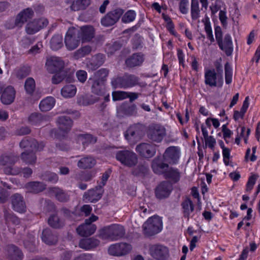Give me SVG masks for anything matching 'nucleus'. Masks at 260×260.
<instances>
[{"instance_id": "f257e3e1", "label": "nucleus", "mask_w": 260, "mask_h": 260, "mask_svg": "<svg viewBox=\"0 0 260 260\" xmlns=\"http://www.w3.org/2000/svg\"><path fill=\"white\" fill-rule=\"evenodd\" d=\"M19 160V156L13 153L3 154L0 156V166L3 167L7 175H16L21 172V168L15 167Z\"/></svg>"}, {"instance_id": "f03ea898", "label": "nucleus", "mask_w": 260, "mask_h": 260, "mask_svg": "<svg viewBox=\"0 0 260 260\" xmlns=\"http://www.w3.org/2000/svg\"><path fill=\"white\" fill-rule=\"evenodd\" d=\"M140 78L134 74L125 73L122 76H118L112 79V86L116 88L127 89L140 84Z\"/></svg>"}, {"instance_id": "7ed1b4c3", "label": "nucleus", "mask_w": 260, "mask_h": 260, "mask_svg": "<svg viewBox=\"0 0 260 260\" xmlns=\"http://www.w3.org/2000/svg\"><path fill=\"white\" fill-rule=\"evenodd\" d=\"M125 230L123 226L113 224L104 227L100 231L99 237L103 240H118L124 236Z\"/></svg>"}, {"instance_id": "20e7f679", "label": "nucleus", "mask_w": 260, "mask_h": 260, "mask_svg": "<svg viewBox=\"0 0 260 260\" xmlns=\"http://www.w3.org/2000/svg\"><path fill=\"white\" fill-rule=\"evenodd\" d=\"M162 221L157 216L149 218L142 226L143 233L146 237H150L159 233L162 230Z\"/></svg>"}, {"instance_id": "39448f33", "label": "nucleus", "mask_w": 260, "mask_h": 260, "mask_svg": "<svg viewBox=\"0 0 260 260\" xmlns=\"http://www.w3.org/2000/svg\"><path fill=\"white\" fill-rule=\"evenodd\" d=\"M98 219V216L92 215L85 220V222L79 225L76 229L79 235L83 237H88L93 234L96 230V226L92 222Z\"/></svg>"}, {"instance_id": "423d86ee", "label": "nucleus", "mask_w": 260, "mask_h": 260, "mask_svg": "<svg viewBox=\"0 0 260 260\" xmlns=\"http://www.w3.org/2000/svg\"><path fill=\"white\" fill-rule=\"evenodd\" d=\"M116 158L122 164L131 167L135 166L138 162L136 153L128 150H120L116 152Z\"/></svg>"}, {"instance_id": "0eeeda50", "label": "nucleus", "mask_w": 260, "mask_h": 260, "mask_svg": "<svg viewBox=\"0 0 260 260\" xmlns=\"http://www.w3.org/2000/svg\"><path fill=\"white\" fill-rule=\"evenodd\" d=\"M166 134V128L158 124H152L147 132L148 138L153 142H160Z\"/></svg>"}, {"instance_id": "6e6552de", "label": "nucleus", "mask_w": 260, "mask_h": 260, "mask_svg": "<svg viewBox=\"0 0 260 260\" xmlns=\"http://www.w3.org/2000/svg\"><path fill=\"white\" fill-rule=\"evenodd\" d=\"M123 13V10L118 8L109 12L101 20V24L105 27L111 26L116 24Z\"/></svg>"}, {"instance_id": "1a4fd4ad", "label": "nucleus", "mask_w": 260, "mask_h": 260, "mask_svg": "<svg viewBox=\"0 0 260 260\" xmlns=\"http://www.w3.org/2000/svg\"><path fill=\"white\" fill-rule=\"evenodd\" d=\"M80 40L79 32H78L77 29L72 28L67 32L64 43L69 50H73L78 47Z\"/></svg>"}, {"instance_id": "9d476101", "label": "nucleus", "mask_w": 260, "mask_h": 260, "mask_svg": "<svg viewBox=\"0 0 260 260\" xmlns=\"http://www.w3.org/2000/svg\"><path fill=\"white\" fill-rule=\"evenodd\" d=\"M150 255L157 260H166L169 256L168 248L161 244H152L149 246Z\"/></svg>"}, {"instance_id": "9b49d317", "label": "nucleus", "mask_w": 260, "mask_h": 260, "mask_svg": "<svg viewBox=\"0 0 260 260\" xmlns=\"http://www.w3.org/2000/svg\"><path fill=\"white\" fill-rule=\"evenodd\" d=\"M64 67V62L59 57L49 56L46 58L45 68L47 71L51 74L57 73Z\"/></svg>"}, {"instance_id": "f8f14e48", "label": "nucleus", "mask_w": 260, "mask_h": 260, "mask_svg": "<svg viewBox=\"0 0 260 260\" xmlns=\"http://www.w3.org/2000/svg\"><path fill=\"white\" fill-rule=\"evenodd\" d=\"M136 151L143 157L151 158L156 153V145L152 143H141L136 146Z\"/></svg>"}, {"instance_id": "ddd939ff", "label": "nucleus", "mask_w": 260, "mask_h": 260, "mask_svg": "<svg viewBox=\"0 0 260 260\" xmlns=\"http://www.w3.org/2000/svg\"><path fill=\"white\" fill-rule=\"evenodd\" d=\"M143 134L142 126L139 124H136L128 127L124 134V136L128 141L134 142L141 139Z\"/></svg>"}, {"instance_id": "4468645a", "label": "nucleus", "mask_w": 260, "mask_h": 260, "mask_svg": "<svg viewBox=\"0 0 260 260\" xmlns=\"http://www.w3.org/2000/svg\"><path fill=\"white\" fill-rule=\"evenodd\" d=\"M145 57L142 52L132 54L125 60V65L128 69H134L141 66L145 61Z\"/></svg>"}, {"instance_id": "2eb2a0df", "label": "nucleus", "mask_w": 260, "mask_h": 260, "mask_svg": "<svg viewBox=\"0 0 260 260\" xmlns=\"http://www.w3.org/2000/svg\"><path fill=\"white\" fill-rule=\"evenodd\" d=\"M4 253L8 260H22L24 254L22 250L14 244H9L4 247Z\"/></svg>"}, {"instance_id": "dca6fc26", "label": "nucleus", "mask_w": 260, "mask_h": 260, "mask_svg": "<svg viewBox=\"0 0 260 260\" xmlns=\"http://www.w3.org/2000/svg\"><path fill=\"white\" fill-rule=\"evenodd\" d=\"M131 249V245L126 243H116L109 247L108 252L111 255L121 256L129 253Z\"/></svg>"}, {"instance_id": "f3484780", "label": "nucleus", "mask_w": 260, "mask_h": 260, "mask_svg": "<svg viewBox=\"0 0 260 260\" xmlns=\"http://www.w3.org/2000/svg\"><path fill=\"white\" fill-rule=\"evenodd\" d=\"M48 24V21L45 18L35 19L27 24L25 30L27 34L32 35L39 31L41 29L46 27Z\"/></svg>"}, {"instance_id": "a211bd4d", "label": "nucleus", "mask_w": 260, "mask_h": 260, "mask_svg": "<svg viewBox=\"0 0 260 260\" xmlns=\"http://www.w3.org/2000/svg\"><path fill=\"white\" fill-rule=\"evenodd\" d=\"M12 209L16 212L23 213L26 211V206L23 196L16 193L11 197Z\"/></svg>"}, {"instance_id": "6ab92c4d", "label": "nucleus", "mask_w": 260, "mask_h": 260, "mask_svg": "<svg viewBox=\"0 0 260 260\" xmlns=\"http://www.w3.org/2000/svg\"><path fill=\"white\" fill-rule=\"evenodd\" d=\"M104 190L102 186L98 185L95 188L89 189L85 192L83 195V199L87 202L95 203L98 201L102 197Z\"/></svg>"}, {"instance_id": "aec40b11", "label": "nucleus", "mask_w": 260, "mask_h": 260, "mask_svg": "<svg viewBox=\"0 0 260 260\" xmlns=\"http://www.w3.org/2000/svg\"><path fill=\"white\" fill-rule=\"evenodd\" d=\"M179 158V152L176 147H168L163 154V159L165 162L170 164H176Z\"/></svg>"}, {"instance_id": "412c9836", "label": "nucleus", "mask_w": 260, "mask_h": 260, "mask_svg": "<svg viewBox=\"0 0 260 260\" xmlns=\"http://www.w3.org/2000/svg\"><path fill=\"white\" fill-rule=\"evenodd\" d=\"M172 190V185L168 181H162L155 188V194L158 199H165L169 196Z\"/></svg>"}, {"instance_id": "4be33fe9", "label": "nucleus", "mask_w": 260, "mask_h": 260, "mask_svg": "<svg viewBox=\"0 0 260 260\" xmlns=\"http://www.w3.org/2000/svg\"><path fill=\"white\" fill-rule=\"evenodd\" d=\"M20 147L23 148H27L29 150H41L44 145L43 143L39 144L38 142L34 138L25 137L20 143Z\"/></svg>"}, {"instance_id": "5701e85b", "label": "nucleus", "mask_w": 260, "mask_h": 260, "mask_svg": "<svg viewBox=\"0 0 260 260\" xmlns=\"http://www.w3.org/2000/svg\"><path fill=\"white\" fill-rule=\"evenodd\" d=\"M33 16L34 11L31 8L24 9L17 16L15 21V26L18 27H22L23 24L31 19Z\"/></svg>"}, {"instance_id": "b1692460", "label": "nucleus", "mask_w": 260, "mask_h": 260, "mask_svg": "<svg viewBox=\"0 0 260 260\" xmlns=\"http://www.w3.org/2000/svg\"><path fill=\"white\" fill-rule=\"evenodd\" d=\"M16 91L12 86H8L5 88L1 95V101L5 105H10L14 101Z\"/></svg>"}, {"instance_id": "393cba45", "label": "nucleus", "mask_w": 260, "mask_h": 260, "mask_svg": "<svg viewBox=\"0 0 260 260\" xmlns=\"http://www.w3.org/2000/svg\"><path fill=\"white\" fill-rule=\"evenodd\" d=\"M28 120L31 124L40 126L46 124L49 120V116L35 112L30 115Z\"/></svg>"}, {"instance_id": "a878e982", "label": "nucleus", "mask_w": 260, "mask_h": 260, "mask_svg": "<svg viewBox=\"0 0 260 260\" xmlns=\"http://www.w3.org/2000/svg\"><path fill=\"white\" fill-rule=\"evenodd\" d=\"M88 83L89 84H91V92L99 96L105 95L106 90L104 82L90 78Z\"/></svg>"}, {"instance_id": "bb28decb", "label": "nucleus", "mask_w": 260, "mask_h": 260, "mask_svg": "<svg viewBox=\"0 0 260 260\" xmlns=\"http://www.w3.org/2000/svg\"><path fill=\"white\" fill-rule=\"evenodd\" d=\"M42 240L46 244L53 245L57 243L58 237L51 229L47 228L43 231Z\"/></svg>"}, {"instance_id": "cd10ccee", "label": "nucleus", "mask_w": 260, "mask_h": 260, "mask_svg": "<svg viewBox=\"0 0 260 260\" xmlns=\"http://www.w3.org/2000/svg\"><path fill=\"white\" fill-rule=\"evenodd\" d=\"M151 167L154 173L164 175L169 168V165L160 158H156L153 160Z\"/></svg>"}, {"instance_id": "c85d7f7f", "label": "nucleus", "mask_w": 260, "mask_h": 260, "mask_svg": "<svg viewBox=\"0 0 260 260\" xmlns=\"http://www.w3.org/2000/svg\"><path fill=\"white\" fill-rule=\"evenodd\" d=\"M56 122L59 129L63 133H68L73 126V121L68 116H61L57 118Z\"/></svg>"}, {"instance_id": "c756f323", "label": "nucleus", "mask_w": 260, "mask_h": 260, "mask_svg": "<svg viewBox=\"0 0 260 260\" xmlns=\"http://www.w3.org/2000/svg\"><path fill=\"white\" fill-rule=\"evenodd\" d=\"M205 83L210 87L219 86L218 75L214 70H207L205 73Z\"/></svg>"}, {"instance_id": "7c9ffc66", "label": "nucleus", "mask_w": 260, "mask_h": 260, "mask_svg": "<svg viewBox=\"0 0 260 260\" xmlns=\"http://www.w3.org/2000/svg\"><path fill=\"white\" fill-rule=\"evenodd\" d=\"M77 31L79 32V37L83 42H89L94 37V29L92 26H84Z\"/></svg>"}, {"instance_id": "2f4dec72", "label": "nucleus", "mask_w": 260, "mask_h": 260, "mask_svg": "<svg viewBox=\"0 0 260 260\" xmlns=\"http://www.w3.org/2000/svg\"><path fill=\"white\" fill-rule=\"evenodd\" d=\"M3 212L5 223L8 226H9L11 224L16 225L20 224V219L10 210L5 208L3 210Z\"/></svg>"}, {"instance_id": "473e14b6", "label": "nucleus", "mask_w": 260, "mask_h": 260, "mask_svg": "<svg viewBox=\"0 0 260 260\" xmlns=\"http://www.w3.org/2000/svg\"><path fill=\"white\" fill-rule=\"evenodd\" d=\"M219 48L224 51L225 54L231 56L233 51V43L231 35L229 34H225L223 40H222V46H219Z\"/></svg>"}, {"instance_id": "72a5a7b5", "label": "nucleus", "mask_w": 260, "mask_h": 260, "mask_svg": "<svg viewBox=\"0 0 260 260\" xmlns=\"http://www.w3.org/2000/svg\"><path fill=\"white\" fill-rule=\"evenodd\" d=\"M105 57L103 54H98L93 56L88 63V67L92 70H95L105 62Z\"/></svg>"}, {"instance_id": "f704fd0d", "label": "nucleus", "mask_w": 260, "mask_h": 260, "mask_svg": "<svg viewBox=\"0 0 260 260\" xmlns=\"http://www.w3.org/2000/svg\"><path fill=\"white\" fill-rule=\"evenodd\" d=\"M183 209V214L185 218L188 220L190 215L194 210V205L189 198H186L181 204Z\"/></svg>"}, {"instance_id": "c9c22d12", "label": "nucleus", "mask_w": 260, "mask_h": 260, "mask_svg": "<svg viewBox=\"0 0 260 260\" xmlns=\"http://www.w3.org/2000/svg\"><path fill=\"white\" fill-rule=\"evenodd\" d=\"M25 248L30 252L36 253L38 252L37 244L36 242L35 236L31 234H28L26 238L23 242Z\"/></svg>"}, {"instance_id": "e433bc0d", "label": "nucleus", "mask_w": 260, "mask_h": 260, "mask_svg": "<svg viewBox=\"0 0 260 260\" xmlns=\"http://www.w3.org/2000/svg\"><path fill=\"white\" fill-rule=\"evenodd\" d=\"M165 178L170 180L175 183L178 182L180 178V173L178 169L172 167L168 168L164 175Z\"/></svg>"}, {"instance_id": "4c0bfd02", "label": "nucleus", "mask_w": 260, "mask_h": 260, "mask_svg": "<svg viewBox=\"0 0 260 260\" xmlns=\"http://www.w3.org/2000/svg\"><path fill=\"white\" fill-rule=\"evenodd\" d=\"M99 244L100 241L98 239L90 238L81 240L79 246L81 248L89 250L96 247Z\"/></svg>"}, {"instance_id": "58836bf2", "label": "nucleus", "mask_w": 260, "mask_h": 260, "mask_svg": "<svg viewBox=\"0 0 260 260\" xmlns=\"http://www.w3.org/2000/svg\"><path fill=\"white\" fill-rule=\"evenodd\" d=\"M96 164L95 159L91 156L84 157L80 159L78 163V167L82 169H90Z\"/></svg>"}, {"instance_id": "ea45409f", "label": "nucleus", "mask_w": 260, "mask_h": 260, "mask_svg": "<svg viewBox=\"0 0 260 260\" xmlns=\"http://www.w3.org/2000/svg\"><path fill=\"white\" fill-rule=\"evenodd\" d=\"M49 225L52 228L59 229L64 225V221L57 214H54L50 216L48 219Z\"/></svg>"}, {"instance_id": "a19ab883", "label": "nucleus", "mask_w": 260, "mask_h": 260, "mask_svg": "<svg viewBox=\"0 0 260 260\" xmlns=\"http://www.w3.org/2000/svg\"><path fill=\"white\" fill-rule=\"evenodd\" d=\"M26 187L28 192L37 193L43 191L46 186L43 182L36 181L27 183Z\"/></svg>"}, {"instance_id": "79ce46f5", "label": "nucleus", "mask_w": 260, "mask_h": 260, "mask_svg": "<svg viewBox=\"0 0 260 260\" xmlns=\"http://www.w3.org/2000/svg\"><path fill=\"white\" fill-rule=\"evenodd\" d=\"M55 103V99L49 96L42 100L40 103L39 107L40 110L43 112H47L50 110L54 106Z\"/></svg>"}, {"instance_id": "37998d69", "label": "nucleus", "mask_w": 260, "mask_h": 260, "mask_svg": "<svg viewBox=\"0 0 260 260\" xmlns=\"http://www.w3.org/2000/svg\"><path fill=\"white\" fill-rule=\"evenodd\" d=\"M36 150H27L23 152L21 154L22 160L27 164H32L36 161V156L35 151Z\"/></svg>"}, {"instance_id": "c03bdc74", "label": "nucleus", "mask_w": 260, "mask_h": 260, "mask_svg": "<svg viewBox=\"0 0 260 260\" xmlns=\"http://www.w3.org/2000/svg\"><path fill=\"white\" fill-rule=\"evenodd\" d=\"M77 88L75 85L68 84L64 86L61 90V94L65 98L73 97L76 93Z\"/></svg>"}, {"instance_id": "a18cd8bd", "label": "nucleus", "mask_w": 260, "mask_h": 260, "mask_svg": "<svg viewBox=\"0 0 260 260\" xmlns=\"http://www.w3.org/2000/svg\"><path fill=\"white\" fill-rule=\"evenodd\" d=\"M95 174L96 171H95L81 172L76 175L75 179L79 181L88 182L92 180Z\"/></svg>"}, {"instance_id": "49530a36", "label": "nucleus", "mask_w": 260, "mask_h": 260, "mask_svg": "<svg viewBox=\"0 0 260 260\" xmlns=\"http://www.w3.org/2000/svg\"><path fill=\"white\" fill-rule=\"evenodd\" d=\"M78 140L81 142L83 145L86 146L90 143H94L96 141V139L93 137L90 134H80L78 136Z\"/></svg>"}, {"instance_id": "de8ad7c7", "label": "nucleus", "mask_w": 260, "mask_h": 260, "mask_svg": "<svg viewBox=\"0 0 260 260\" xmlns=\"http://www.w3.org/2000/svg\"><path fill=\"white\" fill-rule=\"evenodd\" d=\"M53 192L56 199L60 202H66L69 201L70 196L62 189L58 188H54Z\"/></svg>"}, {"instance_id": "09e8293b", "label": "nucleus", "mask_w": 260, "mask_h": 260, "mask_svg": "<svg viewBox=\"0 0 260 260\" xmlns=\"http://www.w3.org/2000/svg\"><path fill=\"white\" fill-rule=\"evenodd\" d=\"M51 48L53 50H57L63 46L62 37L59 35H54L50 41Z\"/></svg>"}, {"instance_id": "8fccbe9b", "label": "nucleus", "mask_w": 260, "mask_h": 260, "mask_svg": "<svg viewBox=\"0 0 260 260\" xmlns=\"http://www.w3.org/2000/svg\"><path fill=\"white\" fill-rule=\"evenodd\" d=\"M109 70L107 69H101L94 73V76L92 79L105 82L109 75Z\"/></svg>"}, {"instance_id": "3c124183", "label": "nucleus", "mask_w": 260, "mask_h": 260, "mask_svg": "<svg viewBox=\"0 0 260 260\" xmlns=\"http://www.w3.org/2000/svg\"><path fill=\"white\" fill-rule=\"evenodd\" d=\"M90 3V0H77L73 3L71 8L74 11L83 10L89 5Z\"/></svg>"}, {"instance_id": "603ef678", "label": "nucleus", "mask_w": 260, "mask_h": 260, "mask_svg": "<svg viewBox=\"0 0 260 260\" xmlns=\"http://www.w3.org/2000/svg\"><path fill=\"white\" fill-rule=\"evenodd\" d=\"M200 12L198 0H191V16L193 20H197L199 18Z\"/></svg>"}, {"instance_id": "864d4df0", "label": "nucleus", "mask_w": 260, "mask_h": 260, "mask_svg": "<svg viewBox=\"0 0 260 260\" xmlns=\"http://www.w3.org/2000/svg\"><path fill=\"white\" fill-rule=\"evenodd\" d=\"M122 47V44L120 42L115 41L112 44L107 45L106 50L108 54L112 55L116 51L121 49Z\"/></svg>"}, {"instance_id": "5fc2aeb1", "label": "nucleus", "mask_w": 260, "mask_h": 260, "mask_svg": "<svg viewBox=\"0 0 260 260\" xmlns=\"http://www.w3.org/2000/svg\"><path fill=\"white\" fill-rule=\"evenodd\" d=\"M36 88V84L34 79L29 77L28 78L24 84V88L26 93L30 95H32Z\"/></svg>"}, {"instance_id": "6e6d98bb", "label": "nucleus", "mask_w": 260, "mask_h": 260, "mask_svg": "<svg viewBox=\"0 0 260 260\" xmlns=\"http://www.w3.org/2000/svg\"><path fill=\"white\" fill-rule=\"evenodd\" d=\"M30 72V69L28 66H23L15 70V74L17 78L22 79L28 75Z\"/></svg>"}, {"instance_id": "4d7b16f0", "label": "nucleus", "mask_w": 260, "mask_h": 260, "mask_svg": "<svg viewBox=\"0 0 260 260\" xmlns=\"http://www.w3.org/2000/svg\"><path fill=\"white\" fill-rule=\"evenodd\" d=\"M214 66L216 68V70L217 72V74L218 77V83L219 84V86H221L222 84V73H223V69L222 66L221 64V58L216 60L214 62Z\"/></svg>"}, {"instance_id": "13d9d810", "label": "nucleus", "mask_w": 260, "mask_h": 260, "mask_svg": "<svg viewBox=\"0 0 260 260\" xmlns=\"http://www.w3.org/2000/svg\"><path fill=\"white\" fill-rule=\"evenodd\" d=\"M98 101L99 99L98 98L91 95L89 97H82V98L79 99L78 100V103L80 105L87 106L93 104Z\"/></svg>"}, {"instance_id": "bf43d9fd", "label": "nucleus", "mask_w": 260, "mask_h": 260, "mask_svg": "<svg viewBox=\"0 0 260 260\" xmlns=\"http://www.w3.org/2000/svg\"><path fill=\"white\" fill-rule=\"evenodd\" d=\"M148 172V168L145 165H139L132 172V174L136 176L143 177Z\"/></svg>"}, {"instance_id": "052dcab7", "label": "nucleus", "mask_w": 260, "mask_h": 260, "mask_svg": "<svg viewBox=\"0 0 260 260\" xmlns=\"http://www.w3.org/2000/svg\"><path fill=\"white\" fill-rule=\"evenodd\" d=\"M91 51V48L89 46H85L78 49L75 53V57L76 59L81 58L89 54Z\"/></svg>"}, {"instance_id": "680f3d73", "label": "nucleus", "mask_w": 260, "mask_h": 260, "mask_svg": "<svg viewBox=\"0 0 260 260\" xmlns=\"http://www.w3.org/2000/svg\"><path fill=\"white\" fill-rule=\"evenodd\" d=\"M60 210L63 215L67 219L71 221L79 220V216L77 215L76 213L71 211L66 208H62Z\"/></svg>"}, {"instance_id": "e2e57ef3", "label": "nucleus", "mask_w": 260, "mask_h": 260, "mask_svg": "<svg viewBox=\"0 0 260 260\" xmlns=\"http://www.w3.org/2000/svg\"><path fill=\"white\" fill-rule=\"evenodd\" d=\"M136 16V13L135 11L128 10L122 16L121 21L124 23H129L135 19Z\"/></svg>"}, {"instance_id": "0e129e2a", "label": "nucleus", "mask_w": 260, "mask_h": 260, "mask_svg": "<svg viewBox=\"0 0 260 260\" xmlns=\"http://www.w3.org/2000/svg\"><path fill=\"white\" fill-rule=\"evenodd\" d=\"M138 108L135 104L129 105L122 109L123 113L127 116H136L137 114Z\"/></svg>"}, {"instance_id": "69168bd1", "label": "nucleus", "mask_w": 260, "mask_h": 260, "mask_svg": "<svg viewBox=\"0 0 260 260\" xmlns=\"http://www.w3.org/2000/svg\"><path fill=\"white\" fill-rule=\"evenodd\" d=\"M225 4L222 0H215L214 4L210 7L212 15H215L222 7H225Z\"/></svg>"}, {"instance_id": "338daca9", "label": "nucleus", "mask_w": 260, "mask_h": 260, "mask_svg": "<svg viewBox=\"0 0 260 260\" xmlns=\"http://www.w3.org/2000/svg\"><path fill=\"white\" fill-rule=\"evenodd\" d=\"M128 93L124 91H115L112 93V100L114 101H121L127 98Z\"/></svg>"}, {"instance_id": "774afa93", "label": "nucleus", "mask_w": 260, "mask_h": 260, "mask_svg": "<svg viewBox=\"0 0 260 260\" xmlns=\"http://www.w3.org/2000/svg\"><path fill=\"white\" fill-rule=\"evenodd\" d=\"M257 177L258 175L255 174H252L251 176L249 177L246 184V191L247 192H250L253 189Z\"/></svg>"}]
</instances>
